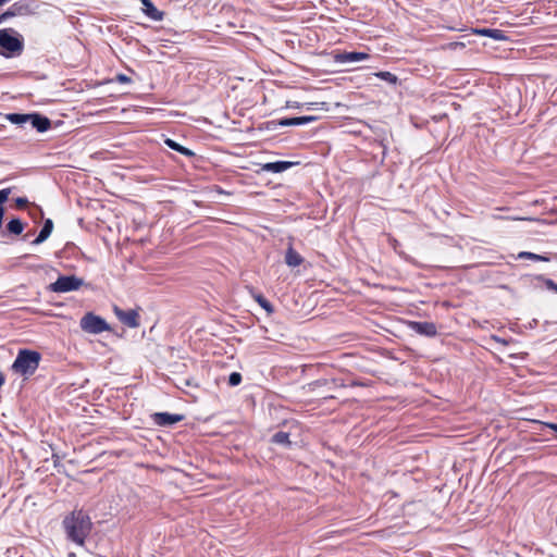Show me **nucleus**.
<instances>
[{"label":"nucleus","mask_w":557,"mask_h":557,"mask_svg":"<svg viewBox=\"0 0 557 557\" xmlns=\"http://www.w3.org/2000/svg\"><path fill=\"white\" fill-rule=\"evenodd\" d=\"M272 443L283 445V446H290L289 441V433L278 431L272 436Z\"/></svg>","instance_id":"4be33fe9"},{"label":"nucleus","mask_w":557,"mask_h":557,"mask_svg":"<svg viewBox=\"0 0 557 557\" xmlns=\"http://www.w3.org/2000/svg\"><path fill=\"white\" fill-rule=\"evenodd\" d=\"M28 123L38 133H45L51 128V120L40 113H29Z\"/></svg>","instance_id":"9d476101"},{"label":"nucleus","mask_w":557,"mask_h":557,"mask_svg":"<svg viewBox=\"0 0 557 557\" xmlns=\"http://www.w3.org/2000/svg\"><path fill=\"white\" fill-rule=\"evenodd\" d=\"M14 17L11 5L7 11L0 14V24L4 23L7 20Z\"/></svg>","instance_id":"bb28decb"},{"label":"nucleus","mask_w":557,"mask_h":557,"mask_svg":"<svg viewBox=\"0 0 557 557\" xmlns=\"http://www.w3.org/2000/svg\"><path fill=\"white\" fill-rule=\"evenodd\" d=\"M164 144L172 150L185 156V157H188V158H191V157H195V152L193 150H190L189 148L181 145L180 143H177L176 140L172 139V138H165L164 139Z\"/></svg>","instance_id":"a211bd4d"},{"label":"nucleus","mask_w":557,"mask_h":557,"mask_svg":"<svg viewBox=\"0 0 557 557\" xmlns=\"http://www.w3.org/2000/svg\"><path fill=\"white\" fill-rule=\"evenodd\" d=\"M494 339L498 343H502V344H507V341L506 339H503V338H499L497 336H494Z\"/></svg>","instance_id":"e433bc0d"},{"label":"nucleus","mask_w":557,"mask_h":557,"mask_svg":"<svg viewBox=\"0 0 557 557\" xmlns=\"http://www.w3.org/2000/svg\"><path fill=\"white\" fill-rule=\"evenodd\" d=\"M81 327L83 331L90 334H100L110 330L109 323L103 318L92 312H87L81 319Z\"/></svg>","instance_id":"39448f33"},{"label":"nucleus","mask_w":557,"mask_h":557,"mask_svg":"<svg viewBox=\"0 0 557 557\" xmlns=\"http://www.w3.org/2000/svg\"><path fill=\"white\" fill-rule=\"evenodd\" d=\"M86 285L82 277L74 274L72 275H60L57 281L50 283L47 286V290L57 294H64L70 292L78 290L81 287Z\"/></svg>","instance_id":"20e7f679"},{"label":"nucleus","mask_w":557,"mask_h":557,"mask_svg":"<svg viewBox=\"0 0 557 557\" xmlns=\"http://www.w3.org/2000/svg\"><path fill=\"white\" fill-rule=\"evenodd\" d=\"M52 231H53V221L51 219H46L44 221L41 230L39 231V234L33 240L32 244L36 245V246L42 244L44 242H46L49 238V236L51 235Z\"/></svg>","instance_id":"2eb2a0df"},{"label":"nucleus","mask_w":557,"mask_h":557,"mask_svg":"<svg viewBox=\"0 0 557 557\" xmlns=\"http://www.w3.org/2000/svg\"><path fill=\"white\" fill-rule=\"evenodd\" d=\"M314 384H315V385H319V386H321V385H325V384H327V380H325V379H320V380H317V381L314 382Z\"/></svg>","instance_id":"f704fd0d"},{"label":"nucleus","mask_w":557,"mask_h":557,"mask_svg":"<svg viewBox=\"0 0 557 557\" xmlns=\"http://www.w3.org/2000/svg\"><path fill=\"white\" fill-rule=\"evenodd\" d=\"M12 12L15 16H27L37 13L39 3L37 0H18L11 4Z\"/></svg>","instance_id":"0eeeda50"},{"label":"nucleus","mask_w":557,"mask_h":557,"mask_svg":"<svg viewBox=\"0 0 557 557\" xmlns=\"http://www.w3.org/2000/svg\"><path fill=\"white\" fill-rule=\"evenodd\" d=\"M114 313L124 325L135 329L139 326V315L136 310H123L119 307H114Z\"/></svg>","instance_id":"6e6552de"},{"label":"nucleus","mask_w":557,"mask_h":557,"mask_svg":"<svg viewBox=\"0 0 557 557\" xmlns=\"http://www.w3.org/2000/svg\"><path fill=\"white\" fill-rule=\"evenodd\" d=\"M7 228L13 235H21L24 231V224L21 219L13 218L8 222Z\"/></svg>","instance_id":"412c9836"},{"label":"nucleus","mask_w":557,"mask_h":557,"mask_svg":"<svg viewBox=\"0 0 557 557\" xmlns=\"http://www.w3.org/2000/svg\"><path fill=\"white\" fill-rule=\"evenodd\" d=\"M144 14L154 22L163 20L164 13L156 8L151 0H140Z\"/></svg>","instance_id":"4468645a"},{"label":"nucleus","mask_w":557,"mask_h":557,"mask_svg":"<svg viewBox=\"0 0 557 557\" xmlns=\"http://www.w3.org/2000/svg\"><path fill=\"white\" fill-rule=\"evenodd\" d=\"M302 262L304 258L294 249L293 244H289L285 252V263L289 268H296Z\"/></svg>","instance_id":"dca6fc26"},{"label":"nucleus","mask_w":557,"mask_h":557,"mask_svg":"<svg viewBox=\"0 0 557 557\" xmlns=\"http://www.w3.org/2000/svg\"><path fill=\"white\" fill-rule=\"evenodd\" d=\"M24 50V38L14 28L0 29V55L10 59L20 57Z\"/></svg>","instance_id":"7ed1b4c3"},{"label":"nucleus","mask_w":557,"mask_h":557,"mask_svg":"<svg viewBox=\"0 0 557 557\" xmlns=\"http://www.w3.org/2000/svg\"><path fill=\"white\" fill-rule=\"evenodd\" d=\"M474 33L495 40H506L508 38L504 30L497 28H479Z\"/></svg>","instance_id":"f3484780"},{"label":"nucleus","mask_w":557,"mask_h":557,"mask_svg":"<svg viewBox=\"0 0 557 557\" xmlns=\"http://www.w3.org/2000/svg\"><path fill=\"white\" fill-rule=\"evenodd\" d=\"M185 419L184 414L170 412H156L152 414L153 422L159 426H171Z\"/></svg>","instance_id":"1a4fd4ad"},{"label":"nucleus","mask_w":557,"mask_h":557,"mask_svg":"<svg viewBox=\"0 0 557 557\" xmlns=\"http://www.w3.org/2000/svg\"><path fill=\"white\" fill-rule=\"evenodd\" d=\"M3 116V114L0 112V117Z\"/></svg>","instance_id":"58836bf2"},{"label":"nucleus","mask_w":557,"mask_h":557,"mask_svg":"<svg viewBox=\"0 0 557 557\" xmlns=\"http://www.w3.org/2000/svg\"><path fill=\"white\" fill-rule=\"evenodd\" d=\"M410 327L419 335L426 337H434L437 334V327L433 322L426 321H413L410 323Z\"/></svg>","instance_id":"9b49d317"},{"label":"nucleus","mask_w":557,"mask_h":557,"mask_svg":"<svg viewBox=\"0 0 557 557\" xmlns=\"http://www.w3.org/2000/svg\"><path fill=\"white\" fill-rule=\"evenodd\" d=\"M4 382H5V377H4L3 373L0 371V388L2 387Z\"/></svg>","instance_id":"c9c22d12"},{"label":"nucleus","mask_w":557,"mask_h":557,"mask_svg":"<svg viewBox=\"0 0 557 557\" xmlns=\"http://www.w3.org/2000/svg\"><path fill=\"white\" fill-rule=\"evenodd\" d=\"M369 54L360 51L341 52L334 55L336 63H355L369 59Z\"/></svg>","instance_id":"f8f14e48"},{"label":"nucleus","mask_w":557,"mask_h":557,"mask_svg":"<svg viewBox=\"0 0 557 557\" xmlns=\"http://www.w3.org/2000/svg\"><path fill=\"white\" fill-rule=\"evenodd\" d=\"M308 110H317V109H323L326 103L325 102H308L305 103Z\"/></svg>","instance_id":"c85d7f7f"},{"label":"nucleus","mask_w":557,"mask_h":557,"mask_svg":"<svg viewBox=\"0 0 557 557\" xmlns=\"http://www.w3.org/2000/svg\"><path fill=\"white\" fill-rule=\"evenodd\" d=\"M9 0H0V5H3L4 3H7Z\"/></svg>","instance_id":"4c0bfd02"},{"label":"nucleus","mask_w":557,"mask_h":557,"mask_svg":"<svg viewBox=\"0 0 557 557\" xmlns=\"http://www.w3.org/2000/svg\"><path fill=\"white\" fill-rule=\"evenodd\" d=\"M318 120V116L314 115H304V116H294V117H283L280 120H272L265 123V128L268 131H276L278 126H299L305 125Z\"/></svg>","instance_id":"423d86ee"},{"label":"nucleus","mask_w":557,"mask_h":557,"mask_svg":"<svg viewBox=\"0 0 557 557\" xmlns=\"http://www.w3.org/2000/svg\"><path fill=\"white\" fill-rule=\"evenodd\" d=\"M52 460H53V466L54 467H58L60 465V456L57 455V454H52Z\"/></svg>","instance_id":"2f4dec72"},{"label":"nucleus","mask_w":557,"mask_h":557,"mask_svg":"<svg viewBox=\"0 0 557 557\" xmlns=\"http://www.w3.org/2000/svg\"><path fill=\"white\" fill-rule=\"evenodd\" d=\"M243 376L239 372H232L228 375L227 383L230 386L235 387L242 383Z\"/></svg>","instance_id":"a878e982"},{"label":"nucleus","mask_w":557,"mask_h":557,"mask_svg":"<svg viewBox=\"0 0 557 557\" xmlns=\"http://www.w3.org/2000/svg\"><path fill=\"white\" fill-rule=\"evenodd\" d=\"M304 106H305V103H300V102H297V101H295V102H289V101H288V102H287V107H288V108H293V109H300V108H302Z\"/></svg>","instance_id":"7c9ffc66"},{"label":"nucleus","mask_w":557,"mask_h":557,"mask_svg":"<svg viewBox=\"0 0 557 557\" xmlns=\"http://www.w3.org/2000/svg\"><path fill=\"white\" fill-rule=\"evenodd\" d=\"M517 258L518 259H529V260H532V261L548 262L552 259H557V255H554L553 257H550V256H546V255H537V253L530 252V251H521V252L518 253Z\"/></svg>","instance_id":"6ab92c4d"},{"label":"nucleus","mask_w":557,"mask_h":557,"mask_svg":"<svg viewBox=\"0 0 557 557\" xmlns=\"http://www.w3.org/2000/svg\"><path fill=\"white\" fill-rule=\"evenodd\" d=\"M62 528L67 541L77 546H84L92 530V522L85 510L74 509L63 518Z\"/></svg>","instance_id":"f257e3e1"},{"label":"nucleus","mask_w":557,"mask_h":557,"mask_svg":"<svg viewBox=\"0 0 557 557\" xmlns=\"http://www.w3.org/2000/svg\"><path fill=\"white\" fill-rule=\"evenodd\" d=\"M27 203H28V200L25 197H17L15 199V205L17 208H24Z\"/></svg>","instance_id":"c756f323"},{"label":"nucleus","mask_w":557,"mask_h":557,"mask_svg":"<svg viewBox=\"0 0 557 557\" xmlns=\"http://www.w3.org/2000/svg\"><path fill=\"white\" fill-rule=\"evenodd\" d=\"M253 299L267 311L268 314H272L274 312L273 305L261 294L253 295Z\"/></svg>","instance_id":"5701e85b"},{"label":"nucleus","mask_w":557,"mask_h":557,"mask_svg":"<svg viewBox=\"0 0 557 557\" xmlns=\"http://www.w3.org/2000/svg\"><path fill=\"white\" fill-rule=\"evenodd\" d=\"M115 81L121 84H131L132 83V78L123 73L117 74L115 76Z\"/></svg>","instance_id":"cd10ccee"},{"label":"nucleus","mask_w":557,"mask_h":557,"mask_svg":"<svg viewBox=\"0 0 557 557\" xmlns=\"http://www.w3.org/2000/svg\"><path fill=\"white\" fill-rule=\"evenodd\" d=\"M40 360V352L23 348L18 350L16 358L11 366V369L14 373L21 374L27 379L36 372Z\"/></svg>","instance_id":"f03ea898"},{"label":"nucleus","mask_w":557,"mask_h":557,"mask_svg":"<svg viewBox=\"0 0 557 557\" xmlns=\"http://www.w3.org/2000/svg\"><path fill=\"white\" fill-rule=\"evenodd\" d=\"M545 425L557 433V423L547 422Z\"/></svg>","instance_id":"473e14b6"},{"label":"nucleus","mask_w":557,"mask_h":557,"mask_svg":"<svg viewBox=\"0 0 557 557\" xmlns=\"http://www.w3.org/2000/svg\"><path fill=\"white\" fill-rule=\"evenodd\" d=\"M29 113H8L3 115V119L10 121L12 124L23 126L28 123Z\"/></svg>","instance_id":"aec40b11"},{"label":"nucleus","mask_w":557,"mask_h":557,"mask_svg":"<svg viewBox=\"0 0 557 557\" xmlns=\"http://www.w3.org/2000/svg\"><path fill=\"white\" fill-rule=\"evenodd\" d=\"M374 76L394 86L398 83V77L388 71L376 72L374 73Z\"/></svg>","instance_id":"b1692460"},{"label":"nucleus","mask_w":557,"mask_h":557,"mask_svg":"<svg viewBox=\"0 0 557 557\" xmlns=\"http://www.w3.org/2000/svg\"><path fill=\"white\" fill-rule=\"evenodd\" d=\"M533 281L541 282L547 289L557 293V283H555L553 280L546 278L544 275H536L532 278V282Z\"/></svg>","instance_id":"393cba45"},{"label":"nucleus","mask_w":557,"mask_h":557,"mask_svg":"<svg viewBox=\"0 0 557 557\" xmlns=\"http://www.w3.org/2000/svg\"><path fill=\"white\" fill-rule=\"evenodd\" d=\"M297 164L298 162L278 160L274 162L264 163L262 165V170L271 173H282Z\"/></svg>","instance_id":"ddd939ff"},{"label":"nucleus","mask_w":557,"mask_h":557,"mask_svg":"<svg viewBox=\"0 0 557 557\" xmlns=\"http://www.w3.org/2000/svg\"><path fill=\"white\" fill-rule=\"evenodd\" d=\"M184 384H185L186 386H198V384H195V383H194L193 379H186V380H184Z\"/></svg>","instance_id":"72a5a7b5"}]
</instances>
